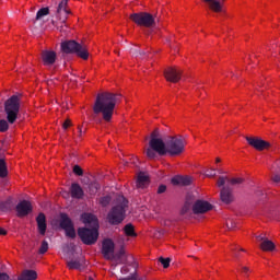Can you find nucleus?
I'll return each mask as SVG.
<instances>
[{
  "instance_id": "1",
  "label": "nucleus",
  "mask_w": 280,
  "mask_h": 280,
  "mask_svg": "<svg viewBox=\"0 0 280 280\" xmlns=\"http://www.w3.org/2000/svg\"><path fill=\"white\" fill-rule=\"evenodd\" d=\"M121 94L102 92L98 93L93 106L94 115H102L104 121H112L115 106L119 103Z\"/></svg>"
},
{
  "instance_id": "2",
  "label": "nucleus",
  "mask_w": 280,
  "mask_h": 280,
  "mask_svg": "<svg viewBox=\"0 0 280 280\" xmlns=\"http://www.w3.org/2000/svg\"><path fill=\"white\" fill-rule=\"evenodd\" d=\"M22 97L23 95L21 94H14L4 102V113L7 115V120H0V132H8L10 129L9 124H14L19 119Z\"/></svg>"
},
{
  "instance_id": "3",
  "label": "nucleus",
  "mask_w": 280,
  "mask_h": 280,
  "mask_svg": "<svg viewBox=\"0 0 280 280\" xmlns=\"http://www.w3.org/2000/svg\"><path fill=\"white\" fill-rule=\"evenodd\" d=\"M128 207V199L124 196H118L116 205L109 210L107 220L113 226L121 224L126 220V208Z\"/></svg>"
},
{
  "instance_id": "4",
  "label": "nucleus",
  "mask_w": 280,
  "mask_h": 280,
  "mask_svg": "<svg viewBox=\"0 0 280 280\" xmlns=\"http://www.w3.org/2000/svg\"><path fill=\"white\" fill-rule=\"evenodd\" d=\"M184 152L185 140L183 139V136H173L164 142L162 151H158L156 154H159V156H165V154H168L170 156H180Z\"/></svg>"
},
{
  "instance_id": "5",
  "label": "nucleus",
  "mask_w": 280,
  "mask_h": 280,
  "mask_svg": "<svg viewBox=\"0 0 280 280\" xmlns=\"http://www.w3.org/2000/svg\"><path fill=\"white\" fill-rule=\"evenodd\" d=\"M61 51L63 54H77L82 60H89V50L86 46L71 39L61 43Z\"/></svg>"
},
{
  "instance_id": "6",
  "label": "nucleus",
  "mask_w": 280,
  "mask_h": 280,
  "mask_svg": "<svg viewBox=\"0 0 280 280\" xmlns=\"http://www.w3.org/2000/svg\"><path fill=\"white\" fill-rule=\"evenodd\" d=\"M159 129H154L151 133V139L149 141V148L147 149L148 159H156L158 152H163L164 142L163 139L159 138Z\"/></svg>"
},
{
  "instance_id": "7",
  "label": "nucleus",
  "mask_w": 280,
  "mask_h": 280,
  "mask_svg": "<svg viewBox=\"0 0 280 280\" xmlns=\"http://www.w3.org/2000/svg\"><path fill=\"white\" fill-rule=\"evenodd\" d=\"M130 19L141 27H154L156 25V16L148 12L132 13Z\"/></svg>"
},
{
  "instance_id": "8",
  "label": "nucleus",
  "mask_w": 280,
  "mask_h": 280,
  "mask_svg": "<svg viewBox=\"0 0 280 280\" xmlns=\"http://www.w3.org/2000/svg\"><path fill=\"white\" fill-rule=\"evenodd\" d=\"M78 235L83 244L93 246V244L97 242V237H100V232L97 231V228H79Z\"/></svg>"
},
{
  "instance_id": "9",
  "label": "nucleus",
  "mask_w": 280,
  "mask_h": 280,
  "mask_svg": "<svg viewBox=\"0 0 280 280\" xmlns=\"http://www.w3.org/2000/svg\"><path fill=\"white\" fill-rule=\"evenodd\" d=\"M248 145L250 148H254V150H257L258 152H264V150H268L271 148V143L269 141H266L259 137H245Z\"/></svg>"
},
{
  "instance_id": "10",
  "label": "nucleus",
  "mask_w": 280,
  "mask_h": 280,
  "mask_svg": "<svg viewBox=\"0 0 280 280\" xmlns=\"http://www.w3.org/2000/svg\"><path fill=\"white\" fill-rule=\"evenodd\" d=\"M60 226L66 232L67 237H75V229L73 228V221L66 213H61L60 215Z\"/></svg>"
},
{
  "instance_id": "11",
  "label": "nucleus",
  "mask_w": 280,
  "mask_h": 280,
  "mask_svg": "<svg viewBox=\"0 0 280 280\" xmlns=\"http://www.w3.org/2000/svg\"><path fill=\"white\" fill-rule=\"evenodd\" d=\"M33 210L34 208L32 207V202L27 200L20 201L15 207L18 218H25L26 215H30Z\"/></svg>"
},
{
  "instance_id": "12",
  "label": "nucleus",
  "mask_w": 280,
  "mask_h": 280,
  "mask_svg": "<svg viewBox=\"0 0 280 280\" xmlns=\"http://www.w3.org/2000/svg\"><path fill=\"white\" fill-rule=\"evenodd\" d=\"M117 264H129L135 268V257L130 256L131 261H128V256H126V249H124V246L120 247V249L115 254L112 255V258Z\"/></svg>"
},
{
  "instance_id": "13",
  "label": "nucleus",
  "mask_w": 280,
  "mask_h": 280,
  "mask_svg": "<svg viewBox=\"0 0 280 280\" xmlns=\"http://www.w3.org/2000/svg\"><path fill=\"white\" fill-rule=\"evenodd\" d=\"M42 62L44 67H54L56 65V60L58 55L54 50H43L42 51Z\"/></svg>"
},
{
  "instance_id": "14",
  "label": "nucleus",
  "mask_w": 280,
  "mask_h": 280,
  "mask_svg": "<svg viewBox=\"0 0 280 280\" xmlns=\"http://www.w3.org/2000/svg\"><path fill=\"white\" fill-rule=\"evenodd\" d=\"M67 267L69 270H84V268H86V259H84V256L71 258L67 261Z\"/></svg>"
},
{
  "instance_id": "15",
  "label": "nucleus",
  "mask_w": 280,
  "mask_h": 280,
  "mask_svg": "<svg viewBox=\"0 0 280 280\" xmlns=\"http://www.w3.org/2000/svg\"><path fill=\"white\" fill-rule=\"evenodd\" d=\"M182 73L183 72L180 70L171 67L164 70V78L167 80V82H173L174 84H176V82H180Z\"/></svg>"
},
{
  "instance_id": "16",
  "label": "nucleus",
  "mask_w": 280,
  "mask_h": 280,
  "mask_svg": "<svg viewBox=\"0 0 280 280\" xmlns=\"http://www.w3.org/2000/svg\"><path fill=\"white\" fill-rule=\"evenodd\" d=\"M213 206L209 203V201L197 200L192 206V212L198 215V213H207V211H211Z\"/></svg>"
},
{
  "instance_id": "17",
  "label": "nucleus",
  "mask_w": 280,
  "mask_h": 280,
  "mask_svg": "<svg viewBox=\"0 0 280 280\" xmlns=\"http://www.w3.org/2000/svg\"><path fill=\"white\" fill-rule=\"evenodd\" d=\"M220 200L224 205H231V202L235 200V197L233 196V188L230 186L222 187L220 191Z\"/></svg>"
},
{
  "instance_id": "18",
  "label": "nucleus",
  "mask_w": 280,
  "mask_h": 280,
  "mask_svg": "<svg viewBox=\"0 0 280 280\" xmlns=\"http://www.w3.org/2000/svg\"><path fill=\"white\" fill-rule=\"evenodd\" d=\"M114 253L115 242H113L110 238L104 240L102 245V254L104 255L105 259H110Z\"/></svg>"
},
{
  "instance_id": "19",
  "label": "nucleus",
  "mask_w": 280,
  "mask_h": 280,
  "mask_svg": "<svg viewBox=\"0 0 280 280\" xmlns=\"http://www.w3.org/2000/svg\"><path fill=\"white\" fill-rule=\"evenodd\" d=\"M70 196L75 200H82L84 198V189L78 183H72L70 186Z\"/></svg>"
},
{
  "instance_id": "20",
  "label": "nucleus",
  "mask_w": 280,
  "mask_h": 280,
  "mask_svg": "<svg viewBox=\"0 0 280 280\" xmlns=\"http://www.w3.org/2000/svg\"><path fill=\"white\" fill-rule=\"evenodd\" d=\"M36 222L39 234L45 235L47 233V218L45 213L40 212L36 218Z\"/></svg>"
},
{
  "instance_id": "21",
  "label": "nucleus",
  "mask_w": 280,
  "mask_h": 280,
  "mask_svg": "<svg viewBox=\"0 0 280 280\" xmlns=\"http://www.w3.org/2000/svg\"><path fill=\"white\" fill-rule=\"evenodd\" d=\"M148 185H150V177H148V175H145V173L140 172L138 174V179L136 182L137 189H145V187H148Z\"/></svg>"
},
{
  "instance_id": "22",
  "label": "nucleus",
  "mask_w": 280,
  "mask_h": 280,
  "mask_svg": "<svg viewBox=\"0 0 280 280\" xmlns=\"http://www.w3.org/2000/svg\"><path fill=\"white\" fill-rule=\"evenodd\" d=\"M173 185H180L182 187H189L191 185L192 179L189 176H180L177 175L172 178Z\"/></svg>"
},
{
  "instance_id": "23",
  "label": "nucleus",
  "mask_w": 280,
  "mask_h": 280,
  "mask_svg": "<svg viewBox=\"0 0 280 280\" xmlns=\"http://www.w3.org/2000/svg\"><path fill=\"white\" fill-rule=\"evenodd\" d=\"M68 0H61L57 8V14L62 21H67V15L71 14V11L67 10Z\"/></svg>"
},
{
  "instance_id": "24",
  "label": "nucleus",
  "mask_w": 280,
  "mask_h": 280,
  "mask_svg": "<svg viewBox=\"0 0 280 280\" xmlns=\"http://www.w3.org/2000/svg\"><path fill=\"white\" fill-rule=\"evenodd\" d=\"M203 1H205V3H209V8H210V10H212V12L220 13V12H222L223 3L226 0H203Z\"/></svg>"
},
{
  "instance_id": "25",
  "label": "nucleus",
  "mask_w": 280,
  "mask_h": 280,
  "mask_svg": "<svg viewBox=\"0 0 280 280\" xmlns=\"http://www.w3.org/2000/svg\"><path fill=\"white\" fill-rule=\"evenodd\" d=\"M38 279V273L32 269H25L22 273L18 277V280H36Z\"/></svg>"
},
{
  "instance_id": "26",
  "label": "nucleus",
  "mask_w": 280,
  "mask_h": 280,
  "mask_svg": "<svg viewBox=\"0 0 280 280\" xmlns=\"http://www.w3.org/2000/svg\"><path fill=\"white\" fill-rule=\"evenodd\" d=\"M82 220H83L84 224H92L94 226V229H97V226H98L97 217H95L94 214L83 213Z\"/></svg>"
},
{
  "instance_id": "27",
  "label": "nucleus",
  "mask_w": 280,
  "mask_h": 280,
  "mask_svg": "<svg viewBox=\"0 0 280 280\" xmlns=\"http://www.w3.org/2000/svg\"><path fill=\"white\" fill-rule=\"evenodd\" d=\"M260 248L261 250H265L266 253H271V250H275L276 245L272 241L270 240H264L262 243H260Z\"/></svg>"
},
{
  "instance_id": "28",
  "label": "nucleus",
  "mask_w": 280,
  "mask_h": 280,
  "mask_svg": "<svg viewBox=\"0 0 280 280\" xmlns=\"http://www.w3.org/2000/svg\"><path fill=\"white\" fill-rule=\"evenodd\" d=\"M272 180L273 183H280V160H278L272 166Z\"/></svg>"
},
{
  "instance_id": "29",
  "label": "nucleus",
  "mask_w": 280,
  "mask_h": 280,
  "mask_svg": "<svg viewBox=\"0 0 280 280\" xmlns=\"http://www.w3.org/2000/svg\"><path fill=\"white\" fill-rule=\"evenodd\" d=\"M8 162L5 159H0V178H8Z\"/></svg>"
},
{
  "instance_id": "30",
  "label": "nucleus",
  "mask_w": 280,
  "mask_h": 280,
  "mask_svg": "<svg viewBox=\"0 0 280 280\" xmlns=\"http://www.w3.org/2000/svg\"><path fill=\"white\" fill-rule=\"evenodd\" d=\"M124 233L127 237H137V232H135V225L128 223L124 228Z\"/></svg>"
},
{
  "instance_id": "31",
  "label": "nucleus",
  "mask_w": 280,
  "mask_h": 280,
  "mask_svg": "<svg viewBox=\"0 0 280 280\" xmlns=\"http://www.w3.org/2000/svg\"><path fill=\"white\" fill-rule=\"evenodd\" d=\"M97 191H100V184L97 182H91L89 184V194L91 196H95V194H97Z\"/></svg>"
},
{
  "instance_id": "32",
  "label": "nucleus",
  "mask_w": 280,
  "mask_h": 280,
  "mask_svg": "<svg viewBox=\"0 0 280 280\" xmlns=\"http://www.w3.org/2000/svg\"><path fill=\"white\" fill-rule=\"evenodd\" d=\"M49 14V8H42L37 11L35 21H40L43 16H47Z\"/></svg>"
},
{
  "instance_id": "33",
  "label": "nucleus",
  "mask_w": 280,
  "mask_h": 280,
  "mask_svg": "<svg viewBox=\"0 0 280 280\" xmlns=\"http://www.w3.org/2000/svg\"><path fill=\"white\" fill-rule=\"evenodd\" d=\"M47 250H49V243L47 241H43L38 253L39 255H45Z\"/></svg>"
},
{
  "instance_id": "34",
  "label": "nucleus",
  "mask_w": 280,
  "mask_h": 280,
  "mask_svg": "<svg viewBox=\"0 0 280 280\" xmlns=\"http://www.w3.org/2000/svg\"><path fill=\"white\" fill-rule=\"evenodd\" d=\"M228 183H229V185H232V186L242 185V183H244V179L241 177L228 178Z\"/></svg>"
},
{
  "instance_id": "35",
  "label": "nucleus",
  "mask_w": 280,
  "mask_h": 280,
  "mask_svg": "<svg viewBox=\"0 0 280 280\" xmlns=\"http://www.w3.org/2000/svg\"><path fill=\"white\" fill-rule=\"evenodd\" d=\"M113 199L110 198V196H105V197H102L100 199V205H102V207H108L110 205V201Z\"/></svg>"
},
{
  "instance_id": "36",
  "label": "nucleus",
  "mask_w": 280,
  "mask_h": 280,
  "mask_svg": "<svg viewBox=\"0 0 280 280\" xmlns=\"http://www.w3.org/2000/svg\"><path fill=\"white\" fill-rule=\"evenodd\" d=\"M226 183H229V177L220 176L217 182V185H218V187H226V186H224V185H226Z\"/></svg>"
},
{
  "instance_id": "37",
  "label": "nucleus",
  "mask_w": 280,
  "mask_h": 280,
  "mask_svg": "<svg viewBox=\"0 0 280 280\" xmlns=\"http://www.w3.org/2000/svg\"><path fill=\"white\" fill-rule=\"evenodd\" d=\"M160 264H162L163 268H170V262L172 261L171 258H159Z\"/></svg>"
},
{
  "instance_id": "38",
  "label": "nucleus",
  "mask_w": 280,
  "mask_h": 280,
  "mask_svg": "<svg viewBox=\"0 0 280 280\" xmlns=\"http://www.w3.org/2000/svg\"><path fill=\"white\" fill-rule=\"evenodd\" d=\"M73 174H75L77 176H84V171L82 170V167L80 165H74Z\"/></svg>"
},
{
  "instance_id": "39",
  "label": "nucleus",
  "mask_w": 280,
  "mask_h": 280,
  "mask_svg": "<svg viewBox=\"0 0 280 280\" xmlns=\"http://www.w3.org/2000/svg\"><path fill=\"white\" fill-rule=\"evenodd\" d=\"M10 209V201H0V211H8Z\"/></svg>"
},
{
  "instance_id": "40",
  "label": "nucleus",
  "mask_w": 280,
  "mask_h": 280,
  "mask_svg": "<svg viewBox=\"0 0 280 280\" xmlns=\"http://www.w3.org/2000/svg\"><path fill=\"white\" fill-rule=\"evenodd\" d=\"M235 225H236L235 221L231 219L226 221V229H229V231H233V229H235Z\"/></svg>"
},
{
  "instance_id": "41",
  "label": "nucleus",
  "mask_w": 280,
  "mask_h": 280,
  "mask_svg": "<svg viewBox=\"0 0 280 280\" xmlns=\"http://www.w3.org/2000/svg\"><path fill=\"white\" fill-rule=\"evenodd\" d=\"M206 176L208 178H213L215 176V168H210L206 171Z\"/></svg>"
},
{
  "instance_id": "42",
  "label": "nucleus",
  "mask_w": 280,
  "mask_h": 280,
  "mask_svg": "<svg viewBox=\"0 0 280 280\" xmlns=\"http://www.w3.org/2000/svg\"><path fill=\"white\" fill-rule=\"evenodd\" d=\"M119 280H137V271L131 273L127 278H120Z\"/></svg>"
},
{
  "instance_id": "43",
  "label": "nucleus",
  "mask_w": 280,
  "mask_h": 280,
  "mask_svg": "<svg viewBox=\"0 0 280 280\" xmlns=\"http://www.w3.org/2000/svg\"><path fill=\"white\" fill-rule=\"evenodd\" d=\"M165 191H167V186L160 185L158 188V194H165Z\"/></svg>"
},
{
  "instance_id": "44",
  "label": "nucleus",
  "mask_w": 280,
  "mask_h": 280,
  "mask_svg": "<svg viewBox=\"0 0 280 280\" xmlns=\"http://www.w3.org/2000/svg\"><path fill=\"white\" fill-rule=\"evenodd\" d=\"M120 272L121 275H128L130 272V269L128 268V266H124L121 269H120Z\"/></svg>"
},
{
  "instance_id": "45",
  "label": "nucleus",
  "mask_w": 280,
  "mask_h": 280,
  "mask_svg": "<svg viewBox=\"0 0 280 280\" xmlns=\"http://www.w3.org/2000/svg\"><path fill=\"white\" fill-rule=\"evenodd\" d=\"M0 280H10V276L5 272H0Z\"/></svg>"
},
{
  "instance_id": "46",
  "label": "nucleus",
  "mask_w": 280,
  "mask_h": 280,
  "mask_svg": "<svg viewBox=\"0 0 280 280\" xmlns=\"http://www.w3.org/2000/svg\"><path fill=\"white\" fill-rule=\"evenodd\" d=\"M71 126V120L67 119L63 124H62V128L63 130H67V128H69Z\"/></svg>"
},
{
  "instance_id": "47",
  "label": "nucleus",
  "mask_w": 280,
  "mask_h": 280,
  "mask_svg": "<svg viewBox=\"0 0 280 280\" xmlns=\"http://www.w3.org/2000/svg\"><path fill=\"white\" fill-rule=\"evenodd\" d=\"M187 211H189V205H185V206L182 208L180 214H182V215H185V213H187Z\"/></svg>"
},
{
  "instance_id": "48",
  "label": "nucleus",
  "mask_w": 280,
  "mask_h": 280,
  "mask_svg": "<svg viewBox=\"0 0 280 280\" xmlns=\"http://www.w3.org/2000/svg\"><path fill=\"white\" fill-rule=\"evenodd\" d=\"M231 250H232V253H233V256H234L236 259H238L240 254L236 252V250H237V247H232Z\"/></svg>"
},
{
  "instance_id": "49",
  "label": "nucleus",
  "mask_w": 280,
  "mask_h": 280,
  "mask_svg": "<svg viewBox=\"0 0 280 280\" xmlns=\"http://www.w3.org/2000/svg\"><path fill=\"white\" fill-rule=\"evenodd\" d=\"M145 54H148L147 51H144V50H139V51H137L136 50V52H135V56H145Z\"/></svg>"
},
{
  "instance_id": "50",
  "label": "nucleus",
  "mask_w": 280,
  "mask_h": 280,
  "mask_svg": "<svg viewBox=\"0 0 280 280\" xmlns=\"http://www.w3.org/2000/svg\"><path fill=\"white\" fill-rule=\"evenodd\" d=\"M242 272H244V275H248V272H250V269L248 267H242Z\"/></svg>"
},
{
  "instance_id": "51",
  "label": "nucleus",
  "mask_w": 280,
  "mask_h": 280,
  "mask_svg": "<svg viewBox=\"0 0 280 280\" xmlns=\"http://www.w3.org/2000/svg\"><path fill=\"white\" fill-rule=\"evenodd\" d=\"M257 237V240H259V242H264V240H268V238H266V236H264V235H258V236H256Z\"/></svg>"
},
{
  "instance_id": "52",
  "label": "nucleus",
  "mask_w": 280,
  "mask_h": 280,
  "mask_svg": "<svg viewBox=\"0 0 280 280\" xmlns=\"http://www.w3.org/2000/svg\"><path fill=\"white\" fill-rule=\"evenodd\" d=\"M7 233L8 232L4 229L0 228V235H7Z\"/></svg>"
},
{
  "instance_id": "53",
  "label": "nucleus",
  "mask_w": 280,
  "mask_h": 280,
  "mask_svg": "<svg viewBox=\"0 0 280 280\" xmlns=\"http://www.w3.org/2000/svg\"><path fill=\"white\" fill-rule=\"evenodd\" d=\"M79 135L82 136V127H78Z\"/></svg>"
},
{
  "instance_id": "54",
  "label": "nucleus",
  "mask_w": 280,
  "mask_h": 280,
  "mask_svg": "<svg viewBox=\"0 0 280 280\" xmlns=\"http://www.w3.org/2000/svg\"><path fill=\"white\" fill-rule=\"evenodd\" d=\"M137 280H145V278H139V276H137Z\"/></svg>"
},
{
  "instance_id": "55",
  "label": "nucleus",
  "mask_w": 280,
  "mask_h": 280,
  "mask_svg": "<svg viewBox=\"0 0 280 280\" xmlns=\"http://www.w3.org/2000/svg\"><path fill=\"white\" fill-rule=\"evenodd\" d=\"M215 163H220V158H217V159H215Z\"/></svg>"
},
{
  "instance_id": "56",
  "label": "nucleus",
  "mask_w": 280,
  "mask_h": 280,
  "mask_svg": "<svg viewBox=\"0 0 280 280\" xmlns=\"http://www.w3.org/2000/svg\"><path fill=\"white\" fill-rule=\"evenodd\" d=\"M240 250H241L242 253H246V249H244V248H240Z\"/></svg>"
},
{
  "instance_id": "57",
  "label": "nucleus",
  "mask_w": 280,
  "mask_h": 280,
  "mask_svg": "<svg viewBox=\"0 0 280 280\" xmlns=\"http://www.w3.org/2000/svg\"><path fill=\"white\" fill-rule=\"evenodd\" d=\"M218 172H219V174H224V172H222V170H219Z\"/></svg>"
},
{
  "instance_id": "58",
  "label": "nucleus",
  "mask_w": 280,
  "mask_h": 280,
  "mask_svg": "<svg viewBox=\"0 0 280 280\" xmlns=\"http://www.w3.org/2000/svg\"><path fill=\"white\" fill-rule=\"evenodd\" d=\"M88 280H93V277H89V279Z\"/></svg>"
}]
</instances>
